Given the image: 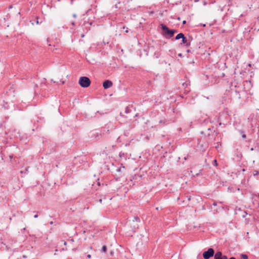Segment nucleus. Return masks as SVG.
Returning <instances> with one entry per match:
<instances>
[{
    "instance_id": "1",
    "label": "nucleus",
    "mask_w": 259,
    "mask_h": 259,
    "mask_svg": "<svg viewBox=\"0 0 259 259\" xmlns=\"http://www.w3.org/2000/svg\"><path fill=\"white\" fill-rule=\"evenodd\" d=\"M161 28L162 30V35L166 39L171 38L175 33L178 32L177 29H170L164 24H161Z\"/></svg>"
},
{
    "instance_id": "2",
    "label": "nucleus",
    "mask_w": 259,
    "mask_h": 259,
    "mask_svg": "<svg viewBox=\"0 0 259 259\" xmlns=\"http://www.w3.org/2000/svg\"><path fill=\"white\" fill-rule=\"evenodd\" d=\"M78 83L82 88H85L90 85L91 80L88 77L81 76L79 78Z\"/></svg>"
},
{
    "instance_id": "3",
    "label": "nucleus",
    "mask_w": 259,
    "mask_h": 259,
    "mask_svg": "<svg viewBox=\"0 0 259 259\" xmlns=\"http://www.w3.org/2000/svg\"><path fill=\"white\" fill-rule=\"evenodd\" d=\"M214 250L212 248H209L206 251L203 252L202 255L204 259H209L214 256Z\"/></svg>"
},
{
    "instance_id": "4",
    "label": "nucleus",
    "mask_w": 259,
    "mask_h": 259,
    "mask_svg": "<svg viewBox=\"0 0 259 259\" xmlns=\"http://www.w3.org/2000/svg\"><path fill=\"white\" fill-rule=\"evenodd\" d=\"M191 45V41L188 39L185 35L182 38L181 42L179 44V46H183L185 48H188Z\"/></svg>"
},
{
    "instance_id": "5",
    "label": "nucleus",
    "mask_w": 259,
    "mask_h": 259,
    "mask_svg": "<svg viewBox=\"0 0 259 259\" xmlns=\"http://www.w3.org/2000/svg\"><path fill=\"white\" fill-rule=\"evenodd\" d=\"M132 222L135 223L133 225V232H135L136 229L138 228V223L140 222V219L138 216H134L132 218Z\"/></svg>"
},
{
    "instance_id": "6",
    "label": "nucleus",
    "mask_w": 259,
    "mask_h": 259,
    "mask_svg": "<svg viewBox=\"0 0 259 259\" xmlns=\"http://www.w3.org/2000/svg\"><path fill=\"white\" fill-rule=\"evenodd\" d=\"M213 259H228V257L223 255L221 251H218L215 252Z\"/></svg>"
},
{
    "instance_id": "7",
    "label": "nucleus",
    "mask_w": 259,
    "mask_h": 259,
    "mask_svg": "<svg viewBox=\"0 0 259 259\" xmlns=\"http://www.w3.org/2000/svg\"><path fill=\"white\" fill-rule=\"evenodd\" d=\"M93 22L85 21L82 25L83 29L85 30L87 32L90 30V26L92 25Z\"/></svg>"
},
{
    "instance_id": "8",
    "label": "nucleus",
    "mask_w": 259,
    "mask_h": 259,
    "mask_svg": "<svg viewBox=\"0 0 259 259\" xmlns=\"http://www.w3.org/2000/svg\"><path fill=\"white\" fill-rule=\"evenodd\" d=\"M113 85V83L111 80H105L103 83V87L104 89L106 90L111 88Z\"/></svg>"
},
{
    "instance_id": "9",
    "label": "nucleus",
    "mask_w": 259,
    "mask_h": 259,
    "mask_svg": "<svg viewBox=\"0 0 259 259\" xmlns=\"http://www.w3.org/2000/svg\"><path fill=\"white\" fill-rule=\"evenodd\" d=\"M232 95H233V96L234 97L238 98L239 99H240L241 98L240 94V92L239 91H237V90H236L233 91L232 90Z\"/></svg>"
},
{
    "instance_id": "10",
    "label": "nucleus",
    "mask_w": 259,
    "mask_h": 259,
    "mask_svg": "<svg viewBox=\"0 0 259 259\" xmlns=\"http://www.w3.org/2000/svg\"><path fill=\"white\" fill-rule=\"evenodd\" d=\"M102 137V134L99 132H94L92 134V137H94L96 139H100Z\"/></svg>"
},
{
    "instance_id": "11",
    "label": "nucleus",
    "mask_w": 259,
    "mask_h": 259,
    "mask_svg": "<svg viewBox=\"0 0 259 259\" xmlns=\"http://www.w3.org/2000/svg\"><path fill=\"white\" fill-rule=\"evenodd\" d=\"M209 122H210V121L209 119L208 118H207V117L204 118L203 120L199 119V122L200 123H202V124H203V123L206 124V123H207Z\"/></svg>"
},
{
    "instance_id": "12",
    "label": "nucleus",
    "mask_w": 259,
    "mask_h": 259,
    "mask_svg": "<svg viewBox=\"0 0 259 259\" xmlns=\"http://www.w3.org/2000/svg\"><path fill=\"white\" fill-rule=\"evenodd\" d=\"M184 34L183 33H178L175 37V40H179L180 39H182V37H183V35Z\"/></svg>"
},
{
    "instance_id": "13",
    "label": "nucleus",
    "mask_w": 259,
    "mask_h": 259,
    "mask_svg": "<svg viewBox=\"0 0 259 259\" xmlns=\"http://www.w3.org/2000/svg\"><path fill=\"white\" fill-rule=\"evenodd\" d=\"M253 147L254 149H255V150L256 151H259V142L256 141L253 144Z\"/></svg>"
},
{
    "instance_id": "14",
    "label": "nucleus",
    "mask_w": 259,
    "mask_h": 259,
    "mask_svg": "<svg viewBox=\"0 0 259 259\" xmlns=\"http://www.w3.org/2000/svg\"><path fill=\"white\" fill-rule=\"evenodd\" d=\"M124 166H122L117 168L116 169V171L118 172L121 174L122 172V169H124Z\"/></svg>"
},
{
    "instance_id": "15",
    "label": "nucleus",
    "mask_w": 259,
    "mask_h": 259,
    "mask_svg": "<svg viewBox=\"0 0 259 259\" xmlns=\"http://www.w3.org/2000/svg\"><path fill=\"white\" fill-rule=\"evenodd\" d=\"M107 246L106 245H103L102 247V248H101V252H103V253H105L107 251Z\"/></svg>"
},
{
    "instance_id": "16",
    "label": "nucleus",
    "mask_w": 259,
    "mask_h": 259,
    "mask_svg": "<svg viewBox=\"0 0 259 259\" xmlns=\"http://www.w3.org/2000/svg\"><path fill=\"white\" fill-rule=\"evenodd\" d=\"M188 85H190V82L188 81H185L184 83H182V86L184 88H186L188 87Z\"/></svg>"
},
{
    "instance_id": "17",
    "label": "nucleus",
    "mask_w": 259,
    "mask_h": 259,
    "mask_svg": "<svg viewBox=\"0 0 259 259\" xmlns=\"http://www.w3.org/2000/svg\"><path fill=\"white\" fill-rule=\"evenodd\" d=\"M240 256H241V258H243V259H248V256L246 254L242 253L240 254Z\"/></svg>"
},
{
    "instance_id": "18",
    "label": "nucleus",
    "mask_w": 259,
    "mask_h": 259,
    "mask_svg": "<svg viewBox=\"0 0 259 259\" xmlns=\"http://www.w3.org/2000/svg\"><path fill=\"white\" fill-rule=\"evenodd\" d=\"M120 4H121V2H118L117 3V4H115L114 7L115 8H117V9H120L121 8V7H120Z\"/></svg>"
},
{
    "instance_id": "19",
    "label": "nucleus",
    "mask_w": 259,
    "mask_h": 259,
    "mask_svg": "<svg viewBox=\"0 0 259 259\" xmlns=\"http://www.w3.org/2000/svg\"><path fill=\"white\" fill-rule=\"evenodd\" d=\"M212 164L213 166H218V162H217V160L216 159L213 160L212 161Z\"/></svg>"
},
{
    "instance_id": "20",
    "label": "nucleus",
    "mask_w": 259,
    "mask_h": 259,
    "mask_svg": "<svg viewBox=\"0 0 259 259\" xmlns=\"http://www.w3.org/2000/svg\"><path fill=\"white\" fill-rule=\"evenodd\" d=\"M130 134V133L128 131H124V135L125 136V137H127Z\"/></svg>"
},
{
    "instance_id": "21",
    "label": "nucleus",
    "mask_w": 259,
    "mask_h": 259,
    "mask_svg": "<svg viewBox=\"0 0 259 259\" xmlns=\"http://www.w3.org/2000/svg\"><path fill=\"white\" fill-rule=\"evenodd\" d=\"M259 174L258 170H254L253 172V174L254 176H256Z\"/></svg>"
},
{
    "instance_id": "22",
    "label": "nucleus",
    "mask_w": 259,
    "mask_h": 259,
    "mask_svg": "<svg viewBox=\"0 0 259 259\" xmlns=\"http://www.w3.org/2000/svg\"><path fill=\"white\" fill-rule=\"evenodd\" d=\"M130 112V109L128 107H126L125 110V113H128Z\"/></svg>"
},
{
    "instance_id": "23",
    "label": "nucleus",
    "mask_w": 259,
    "mask_h": 259,
    "mask_svg": "<svg viewBox=\"0 0 259 259\" xmlns=\"http://www.w3.org/2000/svg\"><path fill=\"white\" fill-rule=\"evenodd\" d=\"M241 133L242 134V137L243 139H245L246 138V135L244 133L243 131H241Z\"/></svg>"
},
{
    "instance_id": "24",
    "label": "nucleus",
    "mask_w": 259,
    "mask_h": 259,
    "mask_svg": "<svg viewBox=\"0 0 259 259\" xmlns=\"http://www.w3.org/2000/svg\"><path fill=\"white\" fill-rule=\"evenodd\" d=\"M35 23L38 25L39 24V23H41L42 21H41L40 22H39V20H38V18H36V19L35 20Z\"/></svg>"
},
{
    "instance_id": "25",
    "label": "nucleus",
    "mask_w": 259,
    "mask_h": 259,
    "mask_svg": "<svg viewBox=\"0 0 259 259\" xmlns=\"http://www.w3.org/2000/svg\"><path fill=\"white\" fill-rule=\"evenodd\" d=\"M216 144H217V145L215 146V148H217V149L219 148V146H221V144H220V143H219V142H217V143H216Z\"/></svg>"
},
{
    "instance_id": "26",
    "label": "nucleus",
    "mask_w": 259,
    "mask_h": 259,
    "mask_svg": "<svg viewBox=\"0 0 259 259\" xmlns=\"http://www.w3.org/2000/svg\"><path fill=\"white\" fill-rule=\"evenodd\" d=\"M207 131L208 132V133H207V136H209L210 134V132L211 131V129L210 128H207Z\"/></svg>"
},
{
    "instance_id": "27",
    "label": "nucleus",
    "mask_w": 259,
    "mask_h": 259,
    "mask_svg": "<svg viewBox=\"0 0 259 259\" xmlns=\"http://www.w3.org/2000/svg\"><path fill=\"white\" fill-rule=\"evenodd\" d=\"M9 157H10V159L11 160L12 158H13L14 157V155L13 154L10 155Z\"/></svg>"
},
{
    "instance_id": "28",
    "label": "nucleus",
    "mask_w": 259,
    "mask_h": 259,
    "mask_svg": "<svg viewBox=\"0 0 259 259\" xmlns=\"http://www.w3.org/2000/svg\"><path fill=\"white\" fill-rule=\"evenodd\" d=\"M178 56L180 57H183V55L182 53H179L178 54Z\"/></svg>"
},
{
    "instance_id": "29",
    "label": "nucleus",
    "mask_w": 259,
    "mask_h": 259,
    "mask_svg": "<svg viewBox=\"0 0 259 259\" xmlns=\"http://www.w3.org/2000/svg\"><path fill=\"white\" fill-rule=\"evenodd\" d=\"M87 257L88 258H91V254H88Z\"/></svg>"
},
{
    "instance_id": "30",
    "label": "nucleus",
    "mask_w": 259,
    "mask_h": 259,
    "mask_svg": "<svg viewBox=\"0 0 259 259\" xmlns=\"http://www.w3.org/2000/svg\"><path fill=\"white\" fill-rule=\"evenodd\" d=\"M212 205H213V206H217V202H214L213 203V204H212Z\"/></svg>"
},
{
    "instance_id": "31",
    "label": "nucleus",
    "mask_w": 259,
    "mask_h": 259,
    "mask_svg": "<svg viewBox=\"0 0 259 259\" xmlns=\"http://www.w3.org/2000/svg\"><path fill=\"white\" fill-rule=\"evenodd\" d=\"M244 214H243L242 215V217H243V218H244V217H245V215L247 214V213H246V211H244Z\"/></svg>"
},
{
    "instance_id": "32",
    "label": "nucleus",
    "mask_w": 259,
    "mask_h": 259,
    "mask_svg": "<svg viewBox=\"0 0 259 259\" xmlns=\"http://www.w3.org/2000/svg\"><path fill=\"white\" fill-rule=\"evenodd\" d=\"M38 214H37V213H36V214H35L34 215V218H35V219H36V218H38Z\"/></svg>"
},
{
    "instance_id": "33",
    "label": "nucleus",
    "mask_w": 259,
    "mask_h": 259,
    "mask_svg": "<svg viewBox=\"0 0 259 259\" xmlns=\"http://www.w3.org/2000/svg\"><path fill=\"white\" fill-rule=\"evenodd\" d=\"M128 28H126V29H125V32L126 33H128Z\"/></svg>"
},
{
    "instance_id": "34",
    "label": "nucleus",
    "mask_w": 259,
    "mask_h": 259,
    "mask_svg": "<svg viewBox=\"0 0 259 259\" xmlns=\"http://www.w3.org/2000/svg\"><path fill=\"white\" fill-rule=\"evenodd\" d=\"M128 28H126V29H125V32L126 33H128Z\"/></svg>"
},
{
    "instance_id": "35",
    "label": "nucleus",
    "mask_w": 259,
    "mask_h": 259,
    "mask_svg": "<svg viewBox=\"0 0 259 259\" xmlns=\"http://www.w3.org/2000/svg\"><path fill=\"white\" fill-rule=\"evenodd\" d=\"M186 23V20H184L183 22H182V24L183 25H184Z\"/></svg>"
},
{
    "instance_id": "36",
    "label": "nucleus",
    "mask_w": 259,
    "mask_h": 259,
    "mask_svg": "<svg viewBox=\"0 0 259 259\" xmlns=\"http://www.w3.org/2000/svg\"><path fill=\"white\" fill-rule=\"evenodd\" d=\"M200 134H201V135H205V134L204 132H203V131L201 132H200Z\"/></svg>"
},
{
    "instance_id": "37",
    "label": "nucleus",
    "mask_w": 259,
    "mask_h": 259,
    "mask_svg": "<svg viewBox=\"0 0 259 259\" xmlns=\"http://www.w3.org/2000/svg\"><path fill=\"white\" fill-rule=\"evenodd\" d=\"M71 24H72V25H73V26H75V22H74V21H72V22H71Z\"/></svg>"
},
{
    "instance_id": "38",
    "label": "nucleus",
    "mask_w": 259,
    "mask_h": 259,
    "mask_svg": "<svg viewBox=\"0 0 259 259\" xmlns=\"http://www.w3.org/2000/svg\"><path fill=\"white\" fill-rule=\"evenodd\" d=\"M123 155H124V153H119V156L120 157H121V156H123Z\"/></svg>"
},
{
    "instance_id": "39",
    "label": "nucleus",
    "mask_w": 259,
    "mask_h": 259,
    "mask_svg": "<svg viewBox=\"0 0 259 259\" xmlns=\"http://www.w3.org/2000/svg\"><path fill=\"white\" fill-rule=\"evenodd\" d=\"M123 155H124V153H119V156L120 157H121V156H123Z\"/></svg>"
},
{
    "instance_id": "40",
    "label": "nucleus",
    "mask_w": 259,
    "mask_h": 259,
    "mask_svg": "<svg viewBox=\"0 0 259 259\" xmlns=\"http://www.w3.org/2000/svg\"><path fill=\"white\" fill-rule=\"evenodd\" d=\"M73 17L75 18H76V17H77L76 14H73Z\"/></svg>"
},
{
    "instance_id": "41",
    "label": "nucleus",
    "mask_w": 259,
    "mask_h": 259,
    "mask_svg": "<svg viewBox=\"0 0 259 259\" xmlns=\"http://www.w3.org/2000/svg\"><path fill=\"white\" fill-rule=\"evenodd\" d=\"M154 56H156V58H158L159 57V55H156V53H154Z\"/></svg>"
},
{
    "instance_id": "42",
    "label": "nucleus",
    "mask_w": 259,
    "mask_h": 259,
    "mask_svg": "<svg viewBox=\"0 0 259 259\" xmlns=\"http://www.w3.org/2000/svg\"><path fill=\"white\" fill-rule=\"evenodd\" d=\"M154 56H156V58H158L159 57V55H156V53H154Z\"/></svg>"
},
{
    "instance_id": "43",
    "label": "nucleus",
    "mask_w": 259,
    "mask_h": 259,
    "mask_svg": "<svg viewBox=\"0 0 259 259\" xmlns=\"http://www.w3.org/2000/svg\"><path fill=\"white\" fill-rule=\"evenodd\" d=\"M154 56H156V58H158L159 57V55H156V53H154Z\"/></svg>"
},
{
    "instance_id": "44",
    "label": "nucleus",
    "mask_w": 259,
    "mask_h": 259,
    "mask_svg": "<svg viewBox=\"0 0 259 259\" xmlns=\"http://www.w3.org/2000/svg\"><path fill=\"white\" fill-rule=\"evenodd\" d=\"M255 150V149H254V147L250 148V151H253Z\"/></svg>"
},
{
    "instance_id": "45",
    "label": "nucleus",
    "mask_w": 259,
    "mask_h": 259,
    "mask_svg": "<svg viewBox=\"0 0 259 259\" xmlns=\"http://www.w3.org/2000/svg\"><path fill=\"white\" fill-rule=\"evenodd\" d=\"M188 200L189 201L191 199V196H187Z\"/></svg>"
},
{
    "instance_id": "46",
    "label": "nucleus",
    "mask_w": 259,
    "mask_h": 259,
    "mask_svg": "<svg viewBox=\"0 0 259 259\" xmlns=\"http://www.w3.org/2000/svg\"><path fill=\"white\" fill-rule=\"evenodd\" d=\"M99 202L101 203L102 202V199H100L99 200Z\"/></svg>"
},
{
    "instance_id": "47",
    "label": "nucleus",
    "mask_w": 259,
    "mask_h": 259,
    "mask_svg": "<svg viewBox=\"0 0 259 259\" xmlns=\"http://www.w3.org/2000/svg\"><path fill=\"white\" fill-rule=\"evenodd\" d=\"M50 225H53L54 224V222L53 221H51L49 223Z\"/></svg>"
},
{
    "instance_id": "48",
    "label": "nucleus",
    "mask_w": 259,
    "mask_h": 259,
    "mask_svg": "<svg viewBox=\"0 0 259 259\" xmlns=\"http://www.w3.org/2000/svg\"><path fill=\"white\" fill-rule=\"evenodd\" d=\"M47 41H48V45L49 46H51V44H49V39H47Z\"/></svg>"
},
{
    "instance_id": "49",
    "label": "nucleus",
    "mask_w": 259,
    "mask_h": 259,
    "mask_svg": "<svg viewBox=\"0 0 259 259\" xmlns=\"http://www.w3.org/2000/svg\"><path fill=\"white\" fill-rule=\"evenodd\" d=\"M187 53H190V50L188 49V50H187Z\"/></svg>"
},
{
    "instance_id": "50",
    "label": "nucleus",
    "mask_w": 259,
    "mask_h": 259,
    "mask_svg": "<svg viewBox=\"0 0 259 259\" xmlns=\"http://www.w3.org/2000/svg\"><path fill=\"white\" fill-rule=\"evenodd\" d=\"M64 244L65 245H66V244H67V242L64 241Z\"/></svg>"
},
{
    "instance_id": "51",
    "label": "nucleus",
    "mask_w": 259,
    "mask_h": 259,
    "mask_svg": "<svg viewBox=\"0 0 259 259\" xmlns=\"http://www.w3.org/2000/svg\"><path fill=\"white\" fill-rule=\"evenodd\" d=\"M84 36V34H81V37H83Z\"/></svg>"
},
{
    "instance_id": "52",
    "label": "nucleus",
    "mask_w": 259,
    "mask_h": 259,
    "mask_svg": "<svg viewBox=\"0 0 259 259\" xmlns=\"http://www.w3.org/2000/svg\"><path fill=\"white\" fill-rule=\"evenodd\" d=\"M110 253L111 254H112L113 253V251H111Z\"/></svg>"
},
{
    "instance_id": "53",
    "label": "nucleus",
    "mask_w": 259,
    "mask_h": 259,
    "mask_svg": "<svg viewBox=\"0 0 259 259\" xmlns=\"http://www.w3.org/2000/svg\"><path fill=\"white\" fill-rule=\"evenodd\" d=\"M201 25H202V26L203 27H205V24H201Z\"/></svg>"
},
{
    "instance_id": "54",
    "label": "nucleus",
    "mask_w": 259,
    "mask_h": 259,
    "mask_svg": "<svg viewBox=\"0 0 259 259\" xmlns=\"http://www.w3.org/2000/svg\"><path fill=\"white\" fill-rule=\"evenodd\" d=\"M12 8V5L9 6V9H11Z\"/></svg>"
},
{
    "instance_id": "55",
    "label": "nucleus",
    "mask_w": 259,
    "mask_h": 259,
    "mask_svg": "<svg viewBox=\"0 0 259 259\" xmlns=\"http://www.w3.org/2000/svg\"><path fill=\"white\" fill-rule=\"evenodd\" d=\"M245 170V169H244V168H242V171H244Z\"/></svg>"
},
{
    "instance_id": "56",
    "label": "nucleus",
    "mask_w": 259,
    "mask_h": 259,
    "mask_svg": "<svg viewBox=\"0 0 259 259\" xmlns=\"http://www.w3.org/2000/svg\"><path fill=\"white\" fill-rule=\"evenodd\" d=\"M177 19H178V20H180V17H179L177 18Z\"/></svg>"
},
{
    "instance_id": "57",
    "label": "nucleus",
    "mask_w": 259,
    "mask_h": 259,
    "mask_svg": "<svg viewBox=\"0 0 259 259\" xmlns=\"http://www.w3.org/2000/svg\"><path fill=\"white\" fill-rule=\"evenodd\" d=\"M123 29L125 28V26H123V28H122Z\"/></svg>"
},
{
    "instance_id": "58",
    "label": "nucleus",
    "mask_w": 259,
    "mask_h": 259,
    "mask_svg": "<svg viewBox=\"0 0 259 259\" xmlns=\"http://www.w3.org/2000/svg\"><path fill=\"white\" fill-rule=\"evenodd\" d=\"M61 83H62V84H64V81H62V82H61Z\"/></svg>"
},
{
    "instance_id": "59",
    "label": "nucleus",
    "mask_w": 259,
    "mask_h": 259,
    "mask_svg": "<svg viewBox=\"0 0 259 259\" xmlns=\"http://www.w3.org/2000/svg\"><path fill=\"white\" fill-rule=\"evenodd\" d=\"M98 185L99 186V185H100V182H98Z\"/></svg>"
},
{
    "instance_id": "60",
    "label": "nucleus",
    "mask_w": 259,
    "mask_h": 259,
    "mask_svg": "<svg viewBox=\"0 0 259 259\" xmlns=\"http://www.w3.org/2000/svg\"><path fill=\"white\" fill-rule=\"evenodd\" d=\"M257 197H258V199H259V194H258V195H257Z\"/></svg>"
},
{
    "instance_id": "61",
    "label": "nucleus",
    "mask_w": 259,
    "mask_h": 259,
    "mask_svg": "<svg viewBox=\"0 0 259 259\" xmlns=\"http://www.w3.org/2000/svg\"><path fill=\"white\" fill-rule=\"evenodd\" d=\"M184 159H185V160H186V157H184Z\"/></svg>"
}]
</instances>
